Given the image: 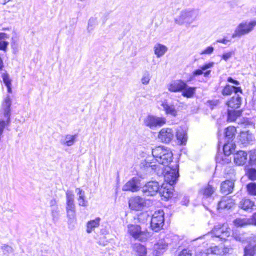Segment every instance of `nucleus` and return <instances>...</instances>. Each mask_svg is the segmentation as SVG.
<instances>
[{
	"instance_id": "nucleus-41",
	"label": "nucleus",
	"mask_w": 256,
	"mask_h": 256,
	"mask_svg": "<svg viewBox=\"0 0 256 256\" xmlns=\"http://www.w3.org/2000/svg\"><path fill=\"white\" fill-rule=\"evenodd\" d=\"M67 217L68 218V228L71 230H72L74 229L75 225L76 224V214H67Z\"/></svg>"
},
{
	"instance_id": "nucleus-29",
	"label": "nucleus",
	"mask_w": 256,
	"mask_h": 256,
	"mask_svg": "<svg viewBox=\"0 0 256 256\" xmlns=\"http://www.w3.org/2000/svg\"><path fill=\"white\" fill-rule=\"evenodd\" d=\"M133 252L137 256H146L147 248L142 244L136 243L132 246Z\"/></svg>"
},
{
	"instance_id": "nucleus-56",
	"label": "nucleus",
	"mask_w": 256,
	"mask_h": 256,
	"mask_svg": "<svg viewBox=\"0 0 256 256\" xmlns=\"http://www.w3.org/2000/svg\"><path fill=\"white\" fill-rule=\"evenodd\" d=\"M190 202V198L188 196H184L182 200V204L184 206H188Z\"/></svg>"
},
{
	"instance_id": "nucleus-10",
	"label": "nucleus",
	"mask_w": 256,
	"mask_h": 256,
	"mask_svg": "<svg viewBox=\"0 0 256 256\" xmlns=\"http://www.w3.org/2000/svg\"><path fill=\"white\" fill-rule=\"evenodd\" d=\"M145 125L151 129L161 127L166 124L165 118L148 115L144 120Z\"/></svg>"
},
{
	"instance_id": "nucleus-63",
	"label": "nucleus",
	"mask_w": 256,
	"mask_h": 256,
	"mask_svg": "<svg viewBox=\"0 0 256 256\" xmlns=\"http://www.w3.org/2000/svg\"><path fill=\"white\" fill-rule=\"evenodd\" d=\"M218 104V101L210 102V105L212 106H216Z\"/></svg>"
},
{
	"instance_id": "nucleus-38",
	"label": "nucleus",
	"mask_w": 256,
	"mask_h": 256,
	"mask_svg": "<svg viewBox=\"0 0 256 256\" xmlns=\"http://www.w3.org/2000/svg\"><path fill=\"white\" fill-rule=\"evenodd\" d=\"M100 218H96V220L88 222L87 224V232L90 234L93 229L98 228L100 226Z\"/></svg>"
},
{
	"instance_id": "nucleus-32",
	"label": "nucleus",
	"mask_w": 256,
	"mask_h": 256,
	"mask_svg": "<svg viewBox=\"0 0 256 256\" xmlns=\"http://www.w3.org/2000/svg\"><path fill=\"white\" fill-rule=\"evenodd\" d=\"M162 106L164 108L166 114L174 117H176L178 116V112L174 105L170 104L167 102H162Z\"/></svg>"
},
{
	"instance_id": "nucleus-21",
	"label": "nucleus",
	"mask_w": 256,
	"mask_h": 256,
	"mask_svg": "<svg viewBox=\"0 0 256 256\" xmlns=\"http://www.w3.org/2000/svg\"><path fill=\"white\" fill-rule=\"evenodd\" d=\"M233 92L234 94L237 93H240L242 94L243 91L242 88L240 86H232L229 84H226L222 90V94L224 96H229Z\"/></svg>"
},
{
	"instance_id": "nucleus-45",
	"label": "nucleus",
	"mask_w": 256,
	"mask_h": 256,
	"mask_svg": "<svg viewBox=\"0 0 256 256\" xmlns=\"http://www.w3.org/2000/svg\"><path fill=\"white\" fill-rule=\"evenodd\" d=\"M2 250L4 254H10L14 252V249L10 246L7 244H4L2 246Z\"/></svg>"
},
{
	"instance_id": "nucleus-22",
	"label": "nucleus",
	"mask_w": 256,
	"mask_h": 256,
	"mask_svg": "<svg viewBox=\"0 0 256 256\" xmlns=\"http://www.w3.org/2000/svg\"><path fill=\"white\" fill-rule=\"evenodd\" d=\"M235 205L232 199L228 197H224L222 200L218 203V210H229L232 208Z\"/></svg>"
},
{
	"instance_id": "nucleus-43",
	"label": "nucleus",
	"mask_w": 256,
	"mask_h": 256,
	"mask_svg": "<svg viewBox=\"0 0 256 256\" xmlns=\"http://www.w3.org/2000/svg\"><path fill=\"white\" fill-rule=\"evenodd\" d=\"M171 234L167 235L166 238L164 239V244L162 246V249L166 248L168 246H171L173 248V243L172 240H171Z\"/></svg>"
},
{
	"instance_id": "nucleus-9",
	"label": "nucleus",
	"mask_w": 256,
	"mask_h": 256,
	"mask_svg": "<svg viewBox=\"0 0 256 256\" xmlns=\"http://www.w3.org/2000/svg\"><path fill=\"white\" fill-rule=\"evenodd\" d=\"M160 185L156 181H150L142 187L141 190L144 196H154L158 193Z\"/></svg>"
},
{
	"instance_id": "nucleus-51",
	"label": "nucleus",
	"mask_w": 256,
	"mask_h": 256,
	"mask_svg": "<svg viewBox=\"0 0 256 256\" xmlns=\"http://www.w3.org/2000/svg\"><path fill=\"white\" fill-rule=\"evenodd\" d=\"M233 237L236 240L240 242H242L244 241V238L240 234H238V233H234Z\"/></svg>"
},
{
	"instance_id": "nucleus-42",
	"label": "nucleus",
	"mask_w": 256,
	"mask_h": 256,
	"mask_svg": "<svg viewBox=\"0 0 256 256\" xmlns=\"http://www.w3.org/2000/svg\"><path fill=\"white\" fill-rule=\"evenodd\" d=\"M247 192L248 194L256 196V183L250 182L246 186Z\"/></svg>"
},
{
	"instance_id": "nucleus-64",
	"label": "nucleus",
	"mask_w": 256,
	"mask_h": 256,
	"mask_svg": "<svg viewBox=\"0 0 256 256\" xmlns=\"http://www.w3.org/2000/svg\"><path fill=\"white\" fill-rule=\"evenodd\" d=\"M56 203V201L55 200H52L51 202H50V205L51 206H54Z\"/></svg>"
},
{
	"instance_id": "nucleus-26",
	"label": "nucleus",
	"mask_w": 256,
	"mask_h": 256,
	"mask_svg": "<svg viewBox=\"0 0 256 256\" xmlns=\"http://www.w3.org/2000/svg\"><path fill=\"white\" fill-rule=\"evenodd\" d=\"M78 134L74 135L66 134L60 140V142L63 146H72L76 142Z\"/></svg>"
},
{
	"instance_id": "nucleus-16",
	"label": "nucleus",
	"mask_w": 256,
	"mask_h": 256,
	"mask_svg": "<svg viewBox=\"0 0 256 256\" xmlns=\"http://www.w3.org/2000/svg\"><path fill=\"white\" fill-rule=\"evenodd\" d=\"M234 224L237 227H244L251 225L256 226V212L249 218H236L234 220Z\"/></svg>"
},
{
	"instance_id": "nucleus-33",
	"label": "nucleus",
	"mask_w": 256,
	"mask_h": 256,
	"mask_svg": "<svg viewBox=\"0 0 256 256\" xmlns=\"http://www.w3.org/2000/svg\"><path fill=\"white\" fill-rule=\"evenodd\" d=\"M236 128L234 126H229L225 130L226 140L232 142L236 136Z\"/></svg>"
},
{
	"instance_id": "nucleus-30",
	"label": "nucleus",
	"mask_w": 256,
	"mask_h": 256,
	"mask_svg": "<svg viewBox=\"0 0 256 256\" xmlns=\"http://www.w3.org/2000/svg\"><path fill=\"white\" fill-rule=\"evenodd\" d=\"M176 137L180 145H186L188 140L187 133L186 130L180 128L176 132Z\"/></svg>"
},
{
	"instance_id": "nucleus-62",
	"label": "nucleus",
	"mask_w": 256,
	"mask_h": 256,
	"mask_svg": "<svg viewBox=\"0 0 256 256\" xmlns=\"http://www.w3.org/2000/svg\"><path fill=\"white\" fill-rule=\"evenodd\" d=\"M216 249H217L216 247H215V248H212V250H210L211 252L213 253L214 254H216Z\"/></svg>"
},
{
	"instance_id": "nucleus-5",
	"label": "nucleus",
	"mask_w": 256,
	"mask_h": 256,
	"mask_svg": "<svg viewBox=\"0 0 256 256\" xmlns=\"http://www.w3.org/2000/svg\"><path fill=\"white\" fill-rule=\"evenodd\" d=\"M236 148V145L232 142L226 141L223 146V152L224 156L222 154L218 153L216 157V160L217 164H225L230 162V160L226 158V156H230L234 151Z\"/></svg>"
},
{
	"instance_id": "nucleus-13",
	"label": "nucleus",
	"mask_w": 256,
	"mask_h": 256,
	"mask_svg": "<svg viewBox=\"0 0 256 256\" xmlns=\"http://www.w3.org/2000/svg\"><path fill=\"white\" fill-rule=\"evenodd\" d=\"M140 180L134 177L128 182L123 186L122 190L126 192H136L141 190Z\"/></svg>"
},
{
	"instance_id": "nucleus-2",
	"label": "nucleus",
	"mask_w": 256,
	"mask_h": 256,
	"mask_svg": "<svg viewBox=\"0 0 256 256\" xmlns=\"http://www.w3.org/2000/svg\"><path fill=\"white\" fill-rule=\"evenodd\" d=\"M216 190L210 183L200 190L199 196L201 198L202 204L204 207L206 208L214 200L216 196Z\"/></svg>"
},
{
	"instance_id": "nucleus-7",
	"label": "nucleus",
	"mask_w": 256,
	"mask_h": 256,
	"mask_svg": "<svg viewBox=\"0 0 256 256\" xmlns=\"http://www.w3.org/2000/svg\"><path fill=\"white\" fill-rule=\"evenodd\" d=\"M256 26V20H252L250 22H244L240 24L236 29L232 38H240L242 36L250 32Z\"/></svg>"
},
{
	"instance_id": "nucleus-14",
	"label": "nucleus",
	"mask_w": 256,
	"mask_h": 256,
	"mask_svg": "<svg viewBox=\"0 0 256 256\" xmlns=\"http://www.w3.org/2000/svg\"><path fill=\"white\" fill-rule=\"evenodd\" d=\"M214 63L210 62L206 63L203 66H200V68L194 70L192 72L196 77L204 75V78L208 77L212 72V70L210 69L214 66Z\"/></svg>"
},
{
	"instance_id": "nucleus-24",
	"label": "nucleus",
	"mask_w": 256,
	"mask_h": 256,
	"mask_svg": "<svg viewBox=\"0 0 256 256\" xmlns=\"http://www.w3.org/2000/svg\"><path fill=\"white\" fill-rule=\"evenodd\" d=\"M248 154L246 152L240 150L234 155V161L238 166H243L246 164Z\"/></svg>"
},
{
	"instance_id": "nucleus-58",
	"label": "nucleus",
	"mask_w": 256,
	"mask_h": 256,
	"mask_svg": "<svg viewBox=\"0 0 256 256\" xmlns=\"http://www.w3.org/2000/svg\"><path fill=\"white\" fill-rule=\"evenodd\" d=\"M230 40H228L226 38H224L222 40H219L217 41V42H219V43H222V44H227L228 42H230Z\"/></svg>"
},
{
	"instance_id": "nucleus-55",
	"label": "nucleus",
	"mask_w": 256,
	"mask_h": 256,
	"mask_svg": "<svg viewBox=\"0 0 256 256\" xmlns=\"http://www.w3.org/2000/svg\"><path fill=\"white\" fill-rule=\"evenodd\" d=\"M178 256H192V254L190 253V250L184 249L182 250Z\"/></svg>"
},
{
	"instance_id": "nucleus-57",
	"label": "nucleus",
	"mask_w": 256,
	"mask_h": 256,
	"mask_svg": "<svg viewBox=\"0 0 256 256\" xmlns=\"http://www.w3.org/2000/svg\"><path fill=\"white\" fill-rule=\"evenodd\" d=\"M196 78V76H194V73L192 72V74L190 75L189 78L187 80V82H190L194 81L195 80Z\"/></svg>"
},
{
	"instance_id": "nucleus-39",
	"label": "nucleus",
	"mask_w": 256,
	"mask_h": 256,
	"mask_svg": "<svg viewBox=\"0 0 256 256\" xmlns=\"http://www.w3.org/2000/svg\"><path fill=\"white\" fill-rule=\"evenodd\" d=\"M256 252V246L248 244L244 249V256H254Z\"/></svg>"
},
{
	"instance_id": "nucleus-15",
	"label": "nucleus",
	"mask_w": 256,
	"mask_h": 256,
	"mask_svg": "<svg viewBox=\"0 0 256 256\" xmlns=\"http://www.w3.org/2000/svg\"><path fill=\"white\" fill-rule=\"evenodd\" d=\"M175 132L171 128H162L159 133L158 138L164 143L168 144L174 137Z\"/></svg>"
},
{
	"instance_id": "nucleus-44",
	"label": "nucleus",
	"mask_w": 256,
	"mask_h": 256,
	"mask_svg": "<svg viewBox=\"0 0 256 256\" xmlns=\"http://www.w3.org/2000/svg\"><path fill=\"white\" fill-rule=\"evenodd\" d=\"M247 174L250 180H256V169L251 168L247 172Z\"/></svg>"
},
{
	"instance_id": "nucleus-20",
	"label": "nucleus",
	"mask_w": 256,
	"mask_h": 256,
	"mask_svg": "<svg viewBox=\"0 0 256 256\" xmlns=\"http://www.w3.org/2000/svg\"><path fill=\"white\" fill-rule=\"evenodd\" d=\"M239 94H235L227 102L226 105L228 106V109L238 110L240 108L242 103V98Z\"/></svg>"
},
{
	"instance_id": "nucleus-8",
	"label": "nucleus",
	"mask_w": 256,
	"mask_h": 256,
	"mask_svg": "<svg viewBox=\"0 0 256 256\" xmlns=\"http://www.w3.org/2000/svg\"><path fill=\"white\" fill-rule=\"evenodd\" d=\"M164 213L162 210L156 212L151 218L150 226L152 230L158 232L162 230L164 224Z\"/></svg>"
},
{
	"instance_id": "nucleus-50",
	"label": "nucleus",
	"mask_w": 256,
	"mask_h": 256,
	"mask_svg": "<svg viewBox=\"0 0 256 256\" xmlns=\"http://www.w3.org/2000/svg\"><path fill=\"white\" fill-rule=\"evenodd\" d=\"M150 81V78L149 76V74L147 72L145 73L142 78V84L146 85L149 84Z\"/></svg>"
},
{
	"instance_id": "nucleus-35",
	"label": "nucleus",
	"mask_w": 256,
	"mask_h": 256,
	"mask_svg": "<svg viewBox=\"0 0 256 256\" xmlns=\"http://www.w3.org/2000/svg\"><path fill=\"white\" fill-rule=\"evenodd\" d=\"M242 114L241 110H236L228 109V119L229 122H234L236 119L240 117Z\"/></svg>"
},
{
	"instance_id": "nucleus-34",
	"label": "nucleus",
	"mask_w": 256,
	"mask_h": 256,
	"mask_svg": "<svg viewBox=\"0 0 256 256\" xmlns=\"http://www.w3.org/2000/svg\"><path fill=\"white\" fill-rule=\"evenodd\" d=\"M9 38L10 36L8 34L4 32L0 33V50L6 52L10 44L4 40Z\"/></svg>"
},
{
	"instance_id": "nucleus-54",
	"label": "nucleus",
	"mask_w": 256,
	"mask_h": 256,
	"mask_svg": "<svg viewBox=\"0 0 256 256\" xmlns=\"http://www.w3.org/2000/svg\"><path fill=\"white\" fill-rule=\"evenodd\" d=\"M232 52H229L228 53H226L222 55V58L225 61H227L228 60H229L232 56Z\"/></svg>"
},
{
	"instance_id": "nucleus-31",
	"label": "nucleus",
	"mask_w": 256,
	"mask_h": 256,
	"mask_svg": "<svg viewBox=\"0 0 256 256\" xmlns=\"http://www.w3.org/2000/svg\"><path fill=\"white\" fill-rule=\"evenodd\" d=\"M196 88L189 86L186 82V86L182 88V96L188 98H190L194 96L196 93Z\"/></svg>"
},
{
	"instance_id": "nucleus-19",
	"label": "nucleus",
	"mask_w": 256,
	"mask_h": 256,
	"mask_svg": "<svg viewBox=\"0 0 256 256\" xmlns=\"http://www.w3.org/2000/svg\"><path fill=\"white\" fill-rule=\"evenodd\" d=\"M239 208L248 212H252L256 207V203L254 201L248 198L242 199L238 204Z\"/></svg>"
},
{
	"instance_id": "nucleus-11",
	"label": "nucleus",
	"mask_w": 256,
	"mask_h": 256,
	"mask_svg": "<svg viewBox=\"0 0 256 256\" xmlns=\"http://www.w3.org/2000/svg\"><path fill=\"white\" fill-rule=\"evenodd\" d=\"M212 233L216 238L226 241L230 236V229L228 228L227 224H218L214 226Z\"/></svg>"
},
{
	"instance_id": "nucleus-18",
	"label": "nucleus",
	"mask_w": 256,
	"mask_h": 256,
	"mask_svg": "<svg viewBox=\"0 0 256 256\" xmlns=\"http://www.w3.org/2000/svg\"><path fill=\"white\" fill-rule=\"evenodd\" d=\"M66 195V207L67 214H76V206L74 204V195L72 191H68Z\"/></svg>"
},
{
	"instance_id": "nucleus-49",
	"label": "nucleus",
	"mask_w": 256,
	"mask_h": 256,
	"mask_svg": "<svg viewBox=\"0 0 256 256\" xmlns=\"http://www.w3.org/2000/svg\"><path fill=\"white\" fill-rule=\"evenodd\" d=\"M214 51V48L212 46H210L206 48L200 54H208L210 55L213 53Z\"/></svg>"
},
{
	"instance_id": "nucleus-48",
	"label": "nucleus",
	"mask_w": 256,
	"mask_h": 256,
	"mask_svg": "<svg viewBox=\"0 0 256 256\" xmlns=\"http://www.w3.org/2000/svg\"><path fill=\"white\" fill-rule=\"evenodd\" d=\"M149 216L147 212L141 213L138 216V220L140 222H144L147 220Z\"/></svg>"
},
{
	"instance_id": "nucleus-47",
	"label": "nucleus",
	"mask_w": 256,
	"mask_h": 256,
	"mask_svg": "<svg viewBox=\"0 0 256 256\" xmlns=\"http://www.w3.org/2000/svg\"><path fill=\"white\" fill-rule=\"evenodd\" d=\"M2 78L6 86L12 85V80H10L8 74H2Z\"/></svg>"
},
{
	"instance_id": "nucleus-28",
	"label": "nucleus",
	"mask_w": 256,
	"mask_h": 256,
	"mask_svg": "<svg viewBox=\"0 0 256 256\" xmlns=\"http://www.w3.org/2000/svg\"><path fill=\"white\" fill-rule=\"evenodd\" d=\"M254 136L250 133L248 131L242 132L239 136L240 140L244 146L250 144L254 140Z\"/></svg>"
},
{
	"instance_id": "nucleus-46",
	"label": "nucleus",
	"mask_w": 256,
	"mask_h": 256,
	"mask_svg": "<svg viewBox=\"0 0 256 256\" xmlns=\"http://www.w3.org/2000/svg\"><path fill=\"white\" fill-rule=\"evenodd\" d=\"M52 216L53 221L56 222L59 219V211L58 208H54L52 210Z\"/></svg>"
},
{
	"instance_id": "nucleus-1",
	"label": "nucleus",
	"mask_w": 256,
	"mask_h": 256,
	"mask_svg": "<svg viewBox=\"0 0 256 256\" xmlns=\"http://www.w3.org/2000/svg\"><path fill=\"white\" fill-rule=\"evenodd\" d=\"M152 154L156 160L165 166H168L173 160V153L170 148L156 146L152 149Z\"/></svg>"
},
{
	"instance_id": "nucleus-53",
	"label": "nucleus",
	"mask_w": 256,
	"mask_h": 256,
	"mask_svg": "<svg viewBox=\"0 0 256 256\" xmlns=\"http://www.w3.org/2000/svg\"><path fill=\"white\" fill-rule=\"evenodd\" d=\"M227 81L230 83L234 84L236 86H238L240 84V83L238 80L234 79L232 77H228L227 79Z\"/></svg>"
},
{
	"instance_id": "nucleus-4",
	"label": "nucleus",
	"mask_w": 256,
	"mask_h": 256,
	"mask_svg": "<svg viewBox=\"0 0 256 256\" xmlns=\"http://www.w3.org/2000/svg\"><path fill=\"white\" fill-rule=\"evenodd\" d=\"M198 14L199 12L196 10H186L181 12L180 16L175 19V22L180 25L184 23L190 24L196 20Z\"/></svg>"
},
{
	"instance_id": "nucleus-6",
	"label": "nucleus",
	"mask_w": 256,
	"mask_h": 256,
	"mask_svg": "<svg viewBox=\"0 0 256 256\" xmlns=\"http://www.w3.org/2000/svg\"><path fill=\"white\" fill-rule=\"evenodd\" d=\"M166 184L174 186L178 180L180 174L178 166L176 165V168L173 166H166L163 170Z\"/></svg>"
},
{
	"instance_id": "nucleus-36",
	"label": "nucleus",
	"mask_w": 256,
	"mask_h": 256,
	"mask_svg": "<svg viewBox=\"0 0 256 256\" xmlns=\"http://www.w3.org/2000/svg\"><path fill=\"white\" fill-rule=\"evenodd\" d=\"M170 238L172 241L173 248H180L183 244L184 237L182 236H179L178 235L172 234Z\"/></svg>"
},
{
	"instance_id": "nucleus-60",
	"label": "nucleus",
	"mask_w": 256,
	"mask_h": 256,
	"mask_svg": "<svg viewBox=\"0 0 256 256\" xmlns=\"http://www.w3.org/2000/svg\"><path fill=\"white\" fill-rule=\"evenodd\" d=\"M7 87V88H8V92L9 93V94H10L12 92V85H10V86H6Z\"/></svg>"
},
{
	"instance_id": "nucleus-27",
	"label": "nucleus",
	"mask_w": 256,
	"mask_h": 256,
	"mask_svg": "<svg viewBox=\"0 0 256 256\" xmlns=\"http://www.w3.org/2000/svg\"><path fill=\"white\" fill-rule=\"evenodd\" d=\"M186 86V82L180 80L178 82H174L168 86V90L172 92H182V88Z\"/></svg>"
},
{
	"instance_id": "nucleus-12",
	"label": "nucleus",
	"mask_w": 256,
	"mask_h": 256,
	"mask_svg": "<svg viewBox=\"0 0 256 256\" xmlns=\"http://www.w3.org/2000/svg\"><path fill=\"white\" fill-rule=\"evenodd\" d=\"M128 205L132 210L142 211L146 206V202L145 199L140 196H134L130 200Z\"/></svg>"
},
{
	"instance_id": "nucleus-59",
	"label": "nucleus",
	"mask_w": 256,
	"mask_h": 256,
	"mask_svg": "<svg viewBox=\"0 0 256 256\" xmlns=\"http://www.w3.org/2000/svg\"><path fill=\"white\" fill-rule=\"evenodd\" d=\"M208 252L206 253L200 252V253H196L195 256H208Z\"/></svg>"
},
{
	"instance_id": "nucleus-37",
	"label": "nucleus",
	"mask_w": 256,
	"mask_h": 256,
	"mask_svg": "<svg viewBox=\"0 0 256 256\" xmlns=\"http://www.w3.org/2000/svg\"><path fill=\"white\" fill-rule=\"evenodd\" d=\"M168 51V48L161 44H157L154 46V53L158 58H160Z\"/></svg>"
},
{
	"instance_id": "nucleus-3",
	"label": "nucleus",
	"mask_w": 256,
	"mask_h": 256,
	"mask_svg": "<svg viewBox=\"0 0 256 256\" xmlns=\"http://www.w3.org/2000/svg\"><path fill=\"white\" fill-rule=\"evenodd\" d=\"M128 232L135 240L142 242H146L148 237V231L146 230H143L142 228L138 224H128Z\"/></svg>"
},
{
	"instance_id": "nucleus-52",
	"label": "nucleus",
	"mask_w": 256,
	"mask_h": 256,
	"mask_svg": "<svg viewBox=\"0 0 256 256\" xmlns=\"http://www.w3.org/2000/svg\"><path fill=\"white\" fill-rule=\"evenodd\" d=\"M96 23V20L94 18H91L88 22V30L90 31L92 30V27L95 25Z\"/></svg>"
},
{
	"instance_id": "nucleus-40",
	"label": "nucleus",
	"mask_w": 256,
	"mask_h": 256,
	"mask_svg": "<svg viewBox=\"0 0 256 256\" xmlns=\"http://www.w3.org/2000/svg\"><path fill=\"white\" fill-rule=\"evenodd\" d=\"M76 190H78V194L80 196L78 199L79 205L84 207L87 206L88 202L86 200L85 192L80 188H77Z\"/></svg>"
},
{
	"instance_id": "nucleus-17",
	"label": "nucleus",
	"mask_w": 256,
	"mask_h": 256,
	"mask_svg": "<svg viewBox=\"0 0 256 256\" xmlns=\"http://www.w3.org/2000/svg\"><path fill=\"white\" fill-rule=\"evenodd\" d=\"M174 186L164 184L160 188L158 193L162 198V200H168L174 196Z\"/></svg>"
},
{
	"instance_id": "nucleus-61",
	"label": "nucleus",
	"mask_w": 256,
	"mask_h": 256,
	"mask_svg": "<svg viewBox=\"0 0 256 256\" xmlns=\"http://www.w3.org/2000/svg\"><path fill=\"white\" fill-rule=\"evenodd\" d=\"M4 68V63L2 59L0 58V70H2Z\"/></svg>"
},
{
	"instance_id": "nucleus-23",
	"label": "nucleus",
	"mask_w": 256,
	"mask_h": 256,
	"mask_svg": "<svg viewBox=\"0 0 256 256\" xmlns=\"http://www.w3.org/2000/svg\"><path fill=\"white\" fill-rule=\"evenodd\" d=\"M234 188V182L227 180L221 184L220 190L223 194L228 195L232 192Z\"/></svg>"
},
{
	"instance_id": "nucleus-25",
	"label": "nucleus",
	"mask_w": 256,
	"mask_h": 256,
	"mask_svg": "<svg viewBox=\"0 0 256 256\" xmlns=\"http://www.w3.org/2000/svg\"><path fill=\"white\" fill-rule=\"evenodd\" d=\"M158 166L150 160H146L140 164L141 169L146 171V174H151L156 172Z\"/></svg>"
}]
</instances>
